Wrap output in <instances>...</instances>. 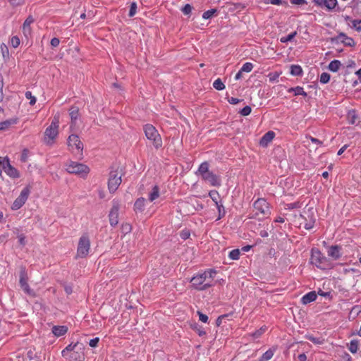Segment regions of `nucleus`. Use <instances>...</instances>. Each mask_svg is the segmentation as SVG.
Here are the masks:
<instances>
[{"label":"nucleus","instance_id":"f257e3e1","mask_svg":"<svg viewBox=\"0 0 361 361\" xmlns=\"http://www.w3.org/2000/svg\"><path fill=\"white\" fill-rule=\"evenodd\" d=\"M85 346L82 343L76 342L67 345L61 352L63 357L69 361H84L85 359Z\"/></svg>","mask_w":361,"mask_h":361},{"label":"nucleus","instance_id":"f03ea898","mask_svg":"<svg viewBox=\"0 0 361 361\" xmlns=\"http://www.w3.org/2000/svg\"><path fill=\"white\" fill-rule=\"evenodd\" d=\"M310 262L315 265L317 268L326 270L332 268L331 262L324 255L322 252L316 247L311 250Z\"/></svg>","mask_w":361,"mask_h":361},{"label":"nucleus","instance_id":"7ed1b4c3","mask_svg":"<svg viewBox=\"0 0 361 361\" xmlns=\"http://www.w3.org/2000/svg\"><path fill=\"white\" fill-rule=\"evenodd\" d=\"M144 132L147 138L152 141V145L156 149H159L162 145V140L157 130L151 124H146L144 126Z\"/></svg>","mask_w":361,"mask_h":361},{"label":"nucleus","instance_id":"20e7f679","mask_svg":"<svg viewBox=\"0 0 361 361\" xmlns=\"http://www.w3.org/2000/svg\"><path fill=\"white\" fill-rule=\"evenodd\" d=\"M66 166V171L69 173L78 175L82 178L87 176L90 172V169L87 165L76 161H70Z\"/></svg>","mask_w":361,"mask_h":361},{"label":"nucleus","instance_id":"39448f33","mask_svg":"<svg viewBox=\"0 0 361 361\" xmlns=\"http://www.w3.org/2000/svg\"><path fill=\"white\" fill-rule=\"evenodd\" d=\"M255 210L250 213L249 219H256L259 213L267 215L269 213V203L264 198H258L253 204Z\"/></svg>","mask_w":361,"mask_h":361},{"label":"nucleus","instance_id":"423d86ee","mask_svg":"<svg viewBox=\"0 0 361 361\" xmlns=\"http://www.w3.org/2000/svg\"><path fill=\"white\" fill-rule=\"evenodd\" d=\"M90 249V240L87 234L82 235L78 241L77 257L84 258L87 256Z\"/></svg>","mask_w":361,"mask_h":361},{"label":"nucleus","instance_id":"0eeeda50","mask_svg":"<svg viewBox=\"0 0 361 361\" xmlns=\"http://www.w3.org/2000/svg\"><path fill=\"white\" fill-rule=\"evenodd\" d=\"M121 183V176L118 174V169L111 168L108 180V188L111 193H114Z\"/></svg>","mask_w":361,"mask_h":361},{"label":"nucleus","instance_id":"6e6552de","mask_svg":"<svg viewBox=\"0 0 361 361\" xmlns=\"http://www.w3.org/2000/svg\"><path fill=\"white\" fill-rule=\"evenodd\" d=\"M205 276L202 273L197 274L190 279L192 287L197 290H205L212 286L210 281L206 282Z\"/></svg>","mask_w":361,"mask_h":361},{"label":"nucleus","instance_id":"1a4fd4ad","mask_svg":"<svg viewBox=\"0 0 361 361\" xmlns=\"http://www.w3.org/2000/svg\"><path fill=\"white\" fill-rule=\"evenodd\" d=\"M317 8L325 9L328 12L338 11V0H312Z\"/></svg>","mask_w":361,"mask_h":361},{"label":"nucleus","instance_id":"9d476101","mask_svg":"<svg viewBox=\"0 0 361 361\" xmlns=\"http://www.w3.org/2000/svg\"><path fill=\"white\" fill-rule=\"evenodd\" d=\"M59 114H56L49 127H47L44 132V137H48L49 139L53 140L58 135L59 131Z\"/></svg>","mask_w":361,"mask_h":361},{"label":"nucleus","instance_id":"9b49d317","mask_svg":"<svg viewBox=\"0 0 361 361\" xmlns=\"http://www.w3.org/2000/svg\"><path fill=\"white\" fill-rule=\"evenodd\" d=\"M30 189L31 185H28L22 190L20 195L14 200L11 205L13 210H18L25 204L30 193Z\"/></svg>","mask_w":361,"mask_h":361},{"label":"nucleus","instance_id":"f8f14e48","mask_svg":"<svg viewBox=\"0 0 361 361\" xmlns=\"http://www.w3.org/2000/svg\"><path fill=\"white\" fill-rule=\"evenodd\" d=\"M4 172L12 178H18L20 177L19 171L10 164V160L8 157H4V164L2 166Z\"/></svg>","mask_w":361,"mask_h":361},{"label":"nucleus","instance_id":"ddd939ff","mask_svg":"<svg viewBox=\"0 0 361 361\" xmlns=\"http://www.w3.org/2000/svg\"><path fill=\"white\" fill-rule=\"evenodd\" d=\"M120 206L117 202H114L109 214V223L112 227L117 226L118 223V212Z\"/></svg>","mask_w":361,"mask_h":361},{"label":"nucleus","instance_id":"4468645a","mask_svg":"<svg viewBox=\"0 0 361 361\" xmlns=\"http://www.w3.org/2000/svg\"><path fill=\"white\" fill-rule=\"evenodd\" d=\"M19 277H20L19 283H20V287L23 288V290L25 292L29 293L30 288L27 283L28 277H27V274L25 267H23V266L20 267Z\"/></svg>","mask_w":361,"mask_h":361},{"label":"nucleus","instance_id":"2eb2a0df","mask_svg":"<svg viewBox=\"0 0 361 361\" xmlns=\"http://www.w3.org/2000/svg\"><path fill=\"white\" fill-rule=\"evenodd\" d=\"M202 178L212 186L219 187L221 184L220 177L212 171L203 175Z\"/></svg>","mask_w":361,"mask_h":361},{"label":"nucleus","instance_id":"dca6fc26","mask_svg":"<svg viewBox=\"0 0 361 361\" xmlns=\"http://www.w3.org/2000/svg\"><path fill=\"white\" fill-rule=\"evenodd\" d=\"M68 145L70 147H75L78 150L81 152L83 149V143L80 141L78 135L71 134L68 138Z\"/></svg>","mask_w":361,"mask_h":361},{"label":"nucleus","instance_id":"f3484780","mask_svg":"<svg viewBox=\"0 0 361 361\" xmlns=\"http://www.w3.org/2000/svg\"><path fill=\"white\" fill-rule=\"evenodd\" d=\"M342 247L338 245H333L329 247L327 255L334 260H338L341 257Z\"/></svg>","mask_w":361,"mask_h":361},{"label":"nucleus","instance_id":"a211bd4d","mask_svg":"<svg viewBox=\"0 0 361 361\" xmlns=\"http://www.w3.org/2000/svg\"><path fill=\"white\" fill-rule=\"evenodd\" d=\"M308 219L302 214H300V219L304 220V228L307 230H310L314 227L315 223V218L313 214H308Z\"/></svg>","mask_w":361,"mask_h":361},{"label":"nucleus","instance_id":"6ab92c4d","mask_svg":"<svg viewBox=\"0 0 361 361\" xmlns=\"http://www.w3.org/2000/svg\"><path fill=\"white\" fill-rule=\"evenodd\" d=\"M317 295L315 291H310L302 296L301 302L303 305H307L317 299Z\"/></svg>","mask_w":361,"mask_h":361},{"label":"nucleus","instance_id":"aec40b11","mask_svg":"<svg viewBox=\"0 0 361 361\" xmlns=\"http://www.w3.org/2000/svg\"><path fill=\"white\" fill-rule=\"evenodd\" d=\"M70 116L71 120V128H72L73 126L75 125L76 121L79 117V109L77 106H71L70 109Z\"/></svg>","mask_w":361,"mask_h":361},{"label":"nucleus","instance_id":"412c9836","mask_svg":"<svg viewBox=\"0 0 361 361\" xmlns=\"http://www.w3.org/2000/svg\"><path fill=\"white\" fill-rule=\"evenodd\" d=\"M52 333L56 337H59L65 335L68 331V327L66 326H54L51 330Z\"/></svg>","mask_w":361,"mask_h":361},{"label":"nucleus","instance_id":"4be33fe9","mask_svg":"<svg viewBox=\"0 0 361 361\" xmlns=\"http://www.w3.org/2000/svg\"><path fill=\"white\" fill-rule=\"evenodd\" d=\"M275 133L273 131H268L266 133L260 140V145L262 146H266L269 142H270L274 137Z\"/></svg>","mask_w":361,"mask_h":361},{"label":"nucleus","instance_id":"5701e85b","mask_svg":"<svg viewBox=\"0 0 361 361\" xmlns=\"http://www.w3.org/2000/svg\"><path fill=\"white\" fill-rule=\"evenodd\" d=\"M190 327L191 329L195 331L200 337L204 336L207 334L204 329L197 322H192L190 324Z\"/></svg>","mask_w":361,"mask_h":361},{"label":"nucleus","instance_id":"b1692460","mask_svg":"<svg viewBox=\"0 0 361 361\" xmlns=\"http://www.w3.org/2000/svg\"><path fill=\"white\" fill-rule=\"evenodd\" d=\"M18 118H12L4 121L0 122V130H8L12 125L16 124Z\"/></svg>","mask_w":361,"mask_h":361},{"label":"nucleus","instance_id":"393cba45","mask_svg":"<svg viewBox=\"0 0 361 361\" xmlns=\"http://www.w3.org/2000/svg\"><path fill=\"white\" fill-rule=\"evenodd\" d=\"M145 199L144 197H140L137 199L134 204V211L137 212L142 213L145 210Z\"/></svg>","mask_w":361,"mask_h":361},{"label":"nucleus","instance_id":"a878e982","mask_svg":"<svg viewBox=\"0 0 361 361\" xmlns=\"http://www.w3.org/2000/svg\"><path fill=\"white\" fill-rule=\"evenodd\" d=\"M288 92H294V95H302L304 97H307V94L306 92L304 91V89L302 87L297 86L295 87H290L288 90Z\"/></svg>","mask_w":361,"mask_h":361},{"label":"nucleus","instance_id":"bb28decb","mask_svg":"<svg viewBox=\"0 0 361 361\" xmlns=\"http://www.w3.org/2000/svg\"><path fill=\"white\" fill-rule=\"evenodd\" d=\"M209 165L207 161L202 162L200 165L197 173H198L202 177L203 175H205L206 173L210 172L209 171Z\"/></svg>","mask_w":361,"mask_h":361},{"label":"nucleus","instance_id":"cd10ccee","mask_svg":"<svg viewBox=\"0 0 361 361\" xmlns=\"http://www.w3.org/2000/svg\"><path fill=\"white\" fill-rule=\"evenodd\" d=\"M217 209H218V218L217 220L221 219L224 218L226 214L224 206L223 205L222 201L215 204Z\"/></svg>","mask_w":361,"mask_h":361},{"label":"nucleus","instance_id":"c85d7f7f","mask_svg":"<svg viewBox=\"0 0 361 361\" xmlns=\"http://www.w3.org/2000/svg\"><path fill=\"white\" fill-rule=\"evenodd\" d=\"M290 74L294 76H301L303 73L302 68L299 65L290 66Z\"/></svg>","mask_w":361,"mask_h":361},{"label":"nucleus","instance_id":"c756f323","mask_svg":"<svg viewBox=\"0 0 361 361\" xmlns=\"http://www.w3.org/2000/svg\"><path fill=\"white\" fill-rule=\"evenodd\" d=\"M275 349L269 348L267 350L259 359V361H269L271 360L274 354Z\"/></svg>","mask_w":361,"mask_h":361},{"label":"nucleus","instance_id":"7c9ffc66","mask_svg":"<svg viewBox=\"0 0 361 361\" xmlns=\"http://www.w3.org/2000/svg\"><path fill=\"white\" fill-rule=\"evenodd\" d=\"M159 196V188L158 185H154L152 188V192L149 194V200L153 202Z\"/></svg>","mask_w":361,"mask_h":361},{"label":"nucleus","instance_id":"2f4dec72","mask_svg":"<svg viewBox=\"0 0 361 361\" xmlns=\"http://www.w3.org/2000/svg\"><path fill=\"white\" fill-rule=\"evenodd\" d=\"M204 276H205L206 282L210 281L212 283V281L214 278L216 271L214 269H207L202 272Z\"/></svg>","mask_w":361,"mask_h":361},{"label":"nucleus","instance_id":"473e14b6","mask_svg":"<svg viewBox=\"0 0 361 361\" xmlns=\"http://www.w3.org/2000/svg\"><path fill=\"white\" fill-rule=\"evenodd\" d=\"M307 340L310 341L314 344L321 345L324 342V339L322 337H314L311 334H307L305 336Z\"/></svg>","mask_w":361,"mask_h":361},{"label":"nucleus","instance_id":"72a5a7b5","mask_svg":"<svg viewBox=\"0 0 361 361\" xmlns=\"http://www.w3.org/2000/svg\"><path fill=\"white\" fill-rule=\"evenodd\" d=\"M341 66V63L340 61L333 60L329 63V64L328 66V68L329 71H331L332 72H336V71H338V70L339 69Z\"/></svg>","mask_w":361,"mask_h":361},{"label":"nucleus","instance_id":"f704fd0d","mask_svg":"<svg viewBox=\"0 0 361 361\" xmlns=\"http://www.w3.org/2000/svg\"><path fill=\"white\" fill-rule=\"evenodd\" d=\"M209 196L214 202V204H217L218 202L222 201L220 197V195L217 190H212L209 192Z\"/></svg>","mask_w":361,"mask_h":361},{"label":"nucleus","instance_id":"c9c22d12","mask_svg":"<svg viewBox=\"0 0 361 361\" xmlns=\"http://www.w3.org/2000/svg\"><path fill=\"white\" fill-rule=\"evenodd\" d=\"M347 118L349 123L354 124L357 118V115L355 109L348 111Z\"/></svg>","mask_w":361,"mask_h":361},{"label":"nucleus","instance_id":"e433bc0d","mask_svg":"<svg viewBox=\"0 0 361 361\" xmlns=\"http://www.w3.org/2000/svg\"><path fill=\"white\" fill-rule=\"evenodd\" d=\"M342 44H343L345 47H353L355 46V42L352 37H350L345 35L343 39H342Z\"/></svg>","mask_w":361,"mask_h":361},{"label":"nucleus","instance_id":"4c0bfd02","mask_svg":"<svg viewBox=\"0 0 361 361\" xmlns=\"http://www.w3.org/2000/svg\"><path fill=\"white\" fill-rule=\"evenodd\" d=\"M218 13V10L216 8H212L208 11H206L202 14V18L204 19H209L212 18L214 15Z\"/></svg>","mask_w":361,"mask_h":361},{"label":"nucleus","instance_id":"58836bf2","mask_svg":"<svg viewBox=\"0 0 361 361\" xmlns=\"http://www.w3.org/2000/svg\"><path fill=\"white\" fill-rule=\"evenodd\" d=\"M348 350L353 354L356 353L358 350V341L357 340H352L348 345Z\"/></svg>","mask_w":361,"mask_h":361},{"label":"nucleus","instance_id":"ea45409f","mask_svg":"<svg viewBox=\"0 0 361 361\" xmlns=\"http://www.w3.org/2000/svg\"><path fill=\"white\" fill-rule=\"evenodd\" d=\"M345 37L344 32H340L337 36L331 38V42L334 44L342 43V39Z\"/></svg>","mask_w":361,"mask_h":361},{"label":"nucleus","instance_id":"a19ab883","mask_svg":"<svg viewBox=\"0 0 361 361\" xmlns=\"http://www.w3.org/2000/svg\"><path fill=\"white\" fill-rule=\"evenodd\" d=\"M34 22V18L32 16H29L25 20V22L23 23V30H24V32H25L26 30L27 31H30V24Z\"/></svg>","mask_w":361,"mask_h":361},{"label":"nucleus","instance_id":"79ce46f5","mask_svg":"<svg viewBox=\"0 0 361 361\" xmlns=\"http://www.w3.org/2000/svg\"><path fill=\"white\" fill-rule=\"evenodd\" d=\"M296 35H297L296 31L290 33L289 35H288L287 36L281 37L280 41L282 43H287L288 42L292 41L293 39V38L296 36Z\"/></svg>","mask_w":361,"mask_h":361},{"label":"nucleus","instance_id":"37998d69","mask_svg":"<svg viewBox=\"0 0 361 361\" xmlns=\"http://www.w3.org/2000/svg\"><path fill=\"white\" fill-rule=\"evenodd\" d=\"M331 79V75L328 73L324 72L321 74L319 81L322 84H326Z\"/></svg>","mask_w":361,"mask_h":361},{"label":"nucleus","instance_id":"c03bdc74","mask_svg":"<svg viewBox=\"0 0 361 361\" xmlns=\"http://www.w3.org/2000/svg\"><path fill=\"white\" fill-rule=\"evenodd\" d=\"M213 87L217 90H223L225 89V85L220 78L216 79L213 82Z\"/></svg>","mask_w":361,"mask_h":361},{"label":"nucleus","instance_id":"a18cd8bd","mask_svg":"<svg viewBox=\"0 0 361 361\" xmlns=\"http://www.w3.org/2000/svg\"><path fill=\"white\" fill-rule=\"evenodd\" d=\"M266 326H262L260 329L256 330L252 334V336L254 338H259L266 331Z\"/></svg>","mask_w":361,"mask_h":361},{"label":"nucleus","instance_id":"49530a36","mask_svg":"<svg viewBox=\"0 0 361 361\" xmlns=\"http://www.w3.org/2000/svg\"><path fill=\"white\" fill-rule=\"evenodd\" d=\"M228 257L233 260L238 259L240 257V250L238 249L231 250L228 254Z\"/></svg>","mask_w":361,"mask_h":361},{"label":"nucleus","instance_id":"de8ad7c7","mask_svg":"<svg viewBox=\"0 0 361 361\" xmlns=\"http://www.w3.org/2000/svg\"><path fill=\"white\" fill-rule=\"evenodd\" d=\"M252 68L253 64L250 62H246L243 65V66L240 68V71L242 72L249 73L252 70Z\"/></svg>","mask_w":361,"mask_h":361},{"label":"nucleus","instance_id":"09e8293b","mask_svg":"<svg viewBox=\"0 0 361 361\" xmlns=\"http://www.w3.org/2000/svg\"><path fill=\"white\" fill-rule=\"evenodd\" d=\"M25 96L26 99H30V104L33 106L36 103V98L35 96H32V92L30 91L25 92Z\"/></svg>","mask_w":361,"mask_h":361},{"label":"nucleus","instance_id":"8fccbe9b","mask_svg":"<svg viewBox=\"0 0 361 361\" xmlns=\"http://www.w3.org/2000/svg\"><path fill=\"white\" fill-rule=\"evenodd\" d=\"M265 3L274 5H284L286 6L288 5V2L283 0H266Z\"/></svg>","mask_w":361,"mask_h":361},{"label":"nucleus","instance_id":"3c124183","mask_svg":"<svg viewBox=\"0 0 361 361\" xmlns=\"http://www.w3.org/2000/svg\"><path fill=\"white\" fill-rule=\"evenodd\" d=\"M252 108L250 106H245L240 110L239 114L243 116H246L250 114Z\"/></svg>","mask_w":361,"mask_h":361},{"label":"nucleus","instance_id":"603ef678","mask_svg":"<svg viewBox=\"0 0 361 361\" xmlns=\"http://www.w3.org/2000/svg\"><path fill=\"white\" fill-rule=\"evenodd\" d=\"M132 230V226L130 224H123L121 226V231L124 234L129 233Z\"/></svg>","mask_w":361,"mask_h":361},{"label":"nucleus","instance_id":"864d4df0","mask_svg":"<svg viewBox=\"0 0 361 361\" xmlns=\"http://www.w3.org/2000/svg\"><path fill=\"white\" fill-rule=\"evenodd\" d=\"M137 11V4L135 2H132L130 6V10L128 13L129 17H133L135 15Z\"/></svg>","mask_w":361,"mask_h":361},{"label":"nucleus","instance_id":"5fc2aeb1","mask_svg":"<svg viewBox=\"0 0 361 361\" xmlns=\"http://www.w3.org/2000/svg\"><path fill=\"white\" fill-rule=\"evenodd\" d=\"M190 230L188 229H183L180 232V237L183 239V240H187L190 238Z\"/></svg>","mask_w":361,"mask_h":361},{"label":"nucleus","instance_id":"6e6d98bb","mask_svg":"<svg viewBox=\"0 0 361 361\" xmlns=\"http://www.w3.org/2000/svg\"><path fill=\"white\" fill-rule=\"evenodd\" d=\"M192 10V6L189 4H185L182 8H181V11L185 14V15H190L191 13V11Z\"/></svg>","mask_w":361,"mask_h":361},{"label":"nucleus","instance_id":"4d7b16f0","mask_svg":"<svg viewBox=\"0 0 361 361\" xmlns=\"http://www.w3.org/2000/svg\"><path fill=\"white\" fill-rule=\"evenodd\" d=\"M197 315L199 316V319L203 323H207L208 322V316L205 314H203L200 311L197 312Z\"/></svg>","mask_w":361,"mask_h":361},{"label":"nucleus","instance_id":"13d9d810","mask_svg":"<svg viewBox=\"0 0 361 361\" xmlns=\"http://www.w3.org/2000/svg\"><path fill=\"white\" fill-rule=\"evenodd\" d=\"M11 46L14 48L18 47L20 45V39L18 36L12 37L11 39Z\"/></svg>","mask_w":361,"mask_h":361},{"label":"nucleus","instance_id":"bf43d9fd","mask_svg":"<svg viewBox=\"0 0 361 361\" xmlns=\"http://www.w3.org/2000/svg\"><path fill=\"white\" fill-rule=\"evenodd\" d=\"M353 27H354L357 31H361V20H353Z\"/></svg>","mask_w":361,"mask_h":361},{"label":"nucleus","instance_id":"052dcab7","mask_svg":"<svg viewBox=\"0 0 361 361\" xmlns=\"http://www.w3.org/2000/svg\"><path fill=\"white\" fill-rule=\"evenodd\" d=\"M300 207V203L299 202H295L287 204L286 209L291 210V209H298Z\"/></svg>","mask_w":361,"mask_h":361},{"label":"nucleus","instance_id":"680f3d73","mask_svg":"<svg viewBox=\"0 0 361 361\" xmlns=\"http://www.w3.org/2000/svg\"><path fill=\"white\" fill-rule=\"evenodd\" d=\"M317 294L319 295L322 296V297L327 298H329L330 300L332 298V295H331V293L330 291L324 292L322 290L319 289V290L317 291Z\"/></svg>","mask_w":361,"mask_h":361},{"label":"nucleus","instance_id":"e2e57ef3","mask_svg":"<svg viewBox=\"0 0 361 361\" xmlns=\"http://www.w3.org/2000/svg\"><path fill=\"white\" fill-rule=\"evenodd\" d=\"M99 341V338H98V337L94 338L89 341V345L92 348H95L97 346Z\"/></svg>","mask_w":361,"mask_h":361},{"label":"nucleus","instance_id":"0e129e2a","mask_svg":"<svg viewBox=\"0 0 361 361\" xmlns=\"http://www.w3.org/2000/svg\"><path fill=\"white\" fill-rule=\"evenodd\" d=\"M28 154V149H24L21 154L20 161L23 162L27 161Z\"/></svg>","mask_w":361,"mask_h":361},{"label":"nucleus","instance_id":"69168bd1","mask_svg":"<svg viewBox=\"0 0 361 361\" xmlns=\"http://www.w3.org/2000/svg\"><path fill=\"white\" fill-rule=\"evenodd\" d=\"M60 43V40L59 38L57 37H54L51 39V42H50V44H51V46L53 47H56L59 46Z\"/></svg>","mask_w":361,"mask_h":361},{"label":"nucleus","instance_id":"338daca9","mask_svg":"<svg viewBox=\"0 0 361 361\" xmlns=\"http://www.w3.org/2000/svg\"><path fill=\"white\" fill-rule=\"evenodd\" d=\"M290 2L295 5H303L307 4L306 0H290Z\"/></svg>","mask_w":361,"mask_h":361},{"label":"nucleus","instance_id":"774afa93","mask_svg":"<svg viewBox=\"0 0 361 361\" xmlns=\"http://www.w3.org/2000/svg\"><path fill=\"white\" fill-rule=\"evenodd\" d=\"M242 100L241 99H239L238 98H235V97H231V98H228V102L231 104H238L239 102H240Z\"/></svg>","mask_w":361,"mask_h":361}]
</instances>
